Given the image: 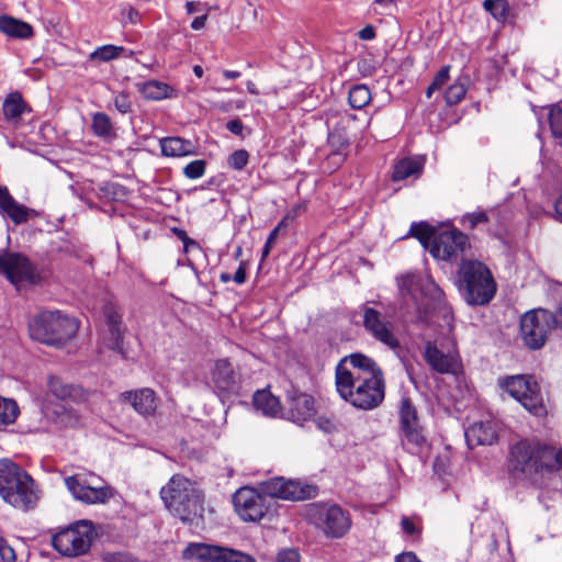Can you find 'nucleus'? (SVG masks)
Instances as JSON below:
<instances>
[{
  "label": "nucleus",
  "mask_w": 562,
  "mask_h": 562,
  "mask_svg": "<svg viewBox=\"0 0 562 562\" xmlns=\"http://www.w3.org/2000/svg\"><path fill=\"white\" fill-rule=\"evenodd\" d=\"M286 404L289 417L295 423H303L314 415V401L307 394L293 391L289 393Z\"/></svg>",
  "instance_id": "nucleus-22"
},
{
  "label": "nucleus",
  "mask_w": 562,
  "mask_h": 562,
  "mask_svg": "<svg viewBox=\"0 0 562 562\" xmlns=\"http://www.w3.org/2000/svg\"><path fill=\"white\" fill-rule=\"evenodd\" d=\"M105 318L109 327V337L106 339V345L109 348L113 350H117L122 352V344H123V330L121 326V314L109 307L105 310Z\"/></svg>",
  "instance_id": "nucleus-28"
},
{
  "label": "nucleus",
  "mask_w": 562,
  "mask_h": 562,
  "mask_svg": "<svg viewBox=\"0 0 562 562\" xmlns=\"http://www.w3.org/2000/svg\"><path fill=\"white\" fill-rule=\"evenodd\" d=\"M254 406L257 411L270 417H277L282 412L279 398L267 390L257 391L254 394Z\"/></svg>",
  "instance_id": "nucleus-29"
},
{
  "label": "nucleus",
  "mask_w": 562,
  "mask_h": 562,
  "mask_svg": "<svg viewBox=\"0 0 562 562\" xmlns=\"http://www.w3.org/2000/svg\"><path fill=\"white\" fill-rule=\"evenodd\" d=\"M198 5H199V3H198V2H194V1H188V2L186 3L187 12H188L189 14H193V13H195V12L198 11Z\"/></svg>",
  "instance_id": "nucleus-63"
},
{
  "label": "nucleus",
  "mask_w": 562,
  "mask_h": 562,
  "mask_svg": "<svg viewBox=\"0 0 562 562\" xmlns=\"http://www.w3.org/2000/svg\"><path fill=\"white\" fill-rule=\"evenodd\" d=\"M465 439L469 447L492 445L497 439L496 426L492 422H477L465 430Z\"/></svg>",
  "instance_id": "nucleus-23"
},
{
  "label": "nucleus",
  "mask_w": 562,
  "mask_h": 562,
  "mask_svg": "<svg viewBox=\"0 0 562 562\" xmlns=\"http://www.w3.org/2000/svg\"><path fill=\"white\" fill-rule=\"evenodd\" d=\"M183 558L206 562H256L251 555L241 551L200 542L190 543L183 551Z\"/></svg>",
  "instance_id": "nucleus-14"
},
{
  "label": "nucleus",
  "mask_w": 562,
  "mask_h": 562,
  "mask_svg": "<svg viewBox=\"0 0 562 562\" xmlns=\"http://www.w3.org/2000/svg\"><path fill=\"white\" fill-rule=\"evenodd\" d=\"M510 468L514 472L535 480L542 471H558L562 468V447L521 440L510 450Z\"/></svg>",
  "instance_id": "nucleus-3"
},
{
  "label": "nucleus",
  "mask_w": 562,
  "mask_h": 562,
  "mask_svg": "<svg viewBox=\"0 0 562 562\" xmlns=\"http://www.w3.org/2000/svg\"><path fill=\"white\" fill-rule=\"evenodd\" d=\"M328 143L333 148L330 157L334 158L337 162H340L342 160L341 150L348 146V138L342 133L331 132L328 135Z\"/></svg>",
  "instance_id": "nucleus-39"
},
{
  "label": "nucleus",
  "mask_w": 562,
  "mask_h": 562,
  "mask_svg": "<svg viewBox=\"0 0 562 562\" xmlns=\"http://www.w3.org/2000/svg\"><path fill=\"white\" fill-rule=\"evenodd\" d=\"M554 209L558 218L562 221V196L555 202Z\"/></svg>",
  "instance_id": "nucleus-64"
},
{
  "label": "nucleus",
  "mask_w": 562,
  "mask_h": 562,
  "mask_svg": "<svg viewBox=\"0 0 562 562\" xmlns=\"http://www.w3.org/2000/svg\"><path fill=\"white\" fill-rule=\"evenodd\" d=\"M282 227H279V225L277 227L273 228V231L270 233L267 241H266V245H265V248L262 250V260L269 255L270 250H271V247L274 243V240L277 239L278 237V234L280 232Z\"/></svg>",
  "instance_id": "nucleus-53"
},
{
  "label": "nucleus",
  "mask_w": 562,
  "mask_h": 562,
  "mask_svg": "<svg viewBox=\"0 0 562 562\" xmlns=\"http://www.w3.org/2000/svg\"><path fill=\"white\" fill-rule=\"evenodd\" d=\"M265 496L281 498L285 501H303L316 495V487L299 481L285 480L284 477H272L259 485Z\"/></svg>",
  "instance_id": "nucleus-13"
},
{
  "label": "nucleus",
  "mask_w": 562,
  "mask_h": 562,
  "mask_svg": "<svg viewBox=\"0 0 562 562\" xmlns=\"http://www.w3.org/2000/svg\"><path fill=\"white\" fill-rule=\"evenodd\" d=\"M29 330L34 340L57 346L76 335L78 323L58 311H44L31 321Z\"/></svg>",
  "instance_id": "nucleus-7"
},
{
  "label": "nucleus",
  "mask_w": 562,
  "mask_h": 562,
  "mask_svg": "<svg viewBox=\"0 0 562 562\" xmlns=\"http://www.w3.org/2000/svg\"><path fill=\"white\" fill-rule=\"evenodd\" d=\"M459 280L465 300L472 305L488 303L496 293V282L490 269L481 261L464 260L459 268Z\"/></svg>",
  "instance_id": "nucleus-6"
},
{
  "label": "nucleus",
  "mask_w": 562,
  "mask_h": 562,
  "mask_svg": "<svg viewBox=\"0 0 562 562\" xmlns=\"http://www.w3.org/2000/svg\"><path fill=\"white\" fill-rule=\"evenodd\" d=\"M0 209L15 224L25 223L31 212L24 205L19 204L4 187H0Z\"/></svg>",
  "instance_id": "nucleus-25"
},
{
  "label": "nucleus",
  "mask_w": 562,
  "mask_h": 562,
  "mask_svg": "<svg viewBox=\"0 0 562 562\" xmlns=\"http://www.w3.org/2000/svg\"><path fill=\"white\" fill-rule=\"evenodd\" d=\"M48 389L57 398H66L70 395V387L61 382L57 376L48 379Z\"/></svg>",
  "instance_id": "nucleus-44"
},
{
  "label": "nucleus",
  "mask_w": 562,
  "mask_h": 562,
  "mask_svg": "<svg viewBox=\"0 0 562 562\" xmlns=\"http://www.w3.org/2000/svg\"><path fill=\"white\" fill-rule=\"evenodd\" d=\"M127 18L132 23H136L137 19H138V12L134 8L128 7L127 8Z\"/></svg>",
  "instance_id": "nucleus-62"
},
{
  "label": "nucleus",
  "mask_w": 562,
  "mask_h": 562,
  "mask_svg": "<svg viewBox=\"0 0 562 562\" xmlns=\"http://www.w3.org/2000/svg\"><path fill=\"white\" fill-rule=\"evenodd\" d=\"M553 314L543 308L526 312L520 318V337L524 344L532 350L540 349L547 341L553 328Z\"/></svg>",
  "instance_id": "nucleus-10"
},
{
  "label": "nucleus",
  "mask_w": 562,
  "mask_h": 562,
  "mask_svg": "<svg viewBox=\"0 0 562 562\" xmlns=\"http://www.w3.org/2000/svg\"><path fill=\"white\" fill-rule=\"evenodd\" d=\"M54 414L56 416L55 423L57 427L66 429V428H75L80 425L81 418L80 415L72 408H66L65 406H58Z\"/></svg>",
  "instance_id": "nucleus-32"
},
{
  "label": "nucleus",
  "mask_w": 562,
  "mask_h": 562,
  "mask_svg": "<svg viewBox=\"0 0 562 562\" xmlns=\"http://www.w3.org/2000/svg\"><path fill=\"white\" fill-rule=\"evenodd\" d=\"M114 104L121 113H127L131 110V103L125 94L117 95Z\"/></svg>",
  "instance_id": "nucleus-54"
},
{
  "label": "nucleus",
  "mask_w": 562,
  "mask_h": 562,
  "mask_svg": "<svg viewBox=\"0 0 562 562\" xmlns=\"http://www.w3.org/2000/svg\"><path fill=\"white\" fill-rule=\"evenodd\" d=\"M206 20H207V15L206 14L196 16L192 21V23H191V29L192 30H201V29H203L205 26Z\"/></svg>",
  "instance_id": "nucleus-60"
},
{
  "label": "nucleus",
  "mask_w": 562,
  "mask_h": 562,
  "mask_svg": "<svg viewBox=\"0 0 562 562\" xmlns=\"http://www.w3.org/2000/svg\"><path fill=\"white\" fill-rule=\"evenodd\" d=\"M233 504L239 518L247 522L260 521L271 507V501L261 491L249 486H243L234 493Z\"/></svg>",
  "instance_id": "nucleus-11"
},
{
  "label": "nucleus",
  "mask_w": 562,
  "mask_h": 562,
  "mask_svg": "<svg viewBox=\"0 0 562 562\" xmlns=\"http://www.w3.org/2000/svg\"><path fill=\"white\" fill-rule=\"evenodd\" d=\"M423 165L418 160L403 159L397 162L393 171V180H404L411 176H418Z\"/></svg>",
  "instance_id": "nucleus-34"
},
{
  "label": "nucleus",
  "mask_w": 562,
  "mask_h": 562,
  "mask_svg": "<svg viewBox=\"0 0 562 562\" xmlns=\"http://www.w3.org/2000/svg\"><path fill=\"white\" fill-rule=\"evenodd\" d=\"M104 562H136L135 559L126 552H105L102 554Z\"/></svg>",
  "instance_id": "nucleus-48"
},
{
  "label": "nucleus",
  "mask_w": 562,
  "mask_h": 562,
  "mask_svg": "<svg viewBox=\"0 0 562 562\" xmlns=\"http://www.w3.org/2000/svg\"><path fill=\"white\" fill-rule=\"evenodd\" d=\"M424 358L428 366L438 373L457 375L461 372L460 356L454 347L443 351L438 348L436 342L428 341L425 347Z\"/></svg>",
  "instance_id": "nucleus-18"
},
{
  "label": "nucleus",
  "mask_w": 562,
  "mask_h": 562,
  "mask_svg": "<svg viewBox=\"0 0 562 562\" xmlns=\"http://www.w3.org/2000/svg\"><path fill=\"white\" fill-rule=\"evenodd\" d=\"M449 66H445L441 68V70L437 74L434 81L431 82L437 89H440L449 79Z\"/></svg>",
  "instance_id": "nucleus-52"
},
{
  "label": "nucleus",
  "mask_w": 562,
  "mask_h": 562,
  "mask_svg": "<svg viewBox=\"0 0 562 562\" xmlns=\"http://www.w3.org/2000/svg\"><path fill=\"white\" fill-rule=\"evenodd\" d=\"M396 562H420L413 552H404L396 557Z\"/></svg>",
  "instance_id": "nucleus-59"
},
{
  "label": "nucleus",
  "mask_w": 562,
  "mask_h": 562,
  "mask_svg": "<svg viewBox=\"0 0 562 562\" xmlns=\"http://www.w3.org/2000/svg\"><path fill=\"white\" fill-rule=\"evenodd\" d=\"M20 415V407L13 398L0 395V431L13 425Z\"/></svg>",
  "instance_id": "nucleus-30"
},
{
  "label": "nucleus",
  "mask_w": 562,
  "mask_h": 562,
  "mask_svg": "<svg viewBox=\"0 0 562 562\" xmlns=\"http://www.w3.org/2000/svg\"><path fill=\"white\" fill-rule=\"evenodd\" d=\"M138 91L148 100H162L171 95L172 89L164 82L150 80L138 83Z\"/></svg>",
  "instance_id": "nucleus-31"
},
{
  "label": "nucleus",
  "mask_w": 562,
  "mask_h": 562,
  "mask_svg": "<svg viewBox=\"0 0 562 562\" xmlns=\"http://www.w3.org/2000/svg\"><path fill=\"white\" fill-rule=\"evenodd\" d=\"M465 93V85L463 82L457 81L446 90L445 100L449 105L457 104L464 98Z\"/></svg>",
  "instance_id": "nucleus-41"
},
{
  "label": "nucleus",
  "mask_w": 562,
  "mask_h": 562,
  "mask_svg": "<svg viewBox=\"0 0 562 562\" xmlns=\"http://www.w3.org/2000/svg\"><path fill=\"white\" fill-rule=\"evenodd\" d=\"M400 294L403 299H411L419 312L431 313L442 308L445 317L450 312L443 306V292L429 276L405 273L397 278Z\"/></svg>",
  "instance_id": "nucleus-5"
},
{
  "label": "nucleus",
  "mask_w": 562,
  "mask_h": 562,
  "mask_svg": "<svg viewBox=\"0 0 562 562\" xmlns=\"http://www.w3.org/2000/svg\"><path fill=\"white\" fill-rule=\"evenodd\" d=\"M409 234L418 238L426 249L430 248L432 238L436 236L434 228L427 223L413 224L411 226Z\"/></svg>",
  "instance_id": "nucleus-38"
},
{
  "label": "nucleus",
  "mask_w": 562,
  "mask_h": 562,
  "mask_svg": "<svg viewBox=\"0 0 562 562\" xmlns=\"http://www.w3.org/2000/svg\"><path fill=\"white\" fill-rule=\"evenodd\" d=\"M249 155L245 149H238L228 157V166L235 170H241L248 162Z\"/></svg>",
  "instance_id": "nucleus-46"
},
{
  "label": "nucleus",
  "mask_w": 562,
  "mask_h": 562,
  "mask_svg": "<svg viewBox=\"0 0 562 562\" xmlns=\"http://www.w3.org/2000/svg\"><path fill=\"white\" fill-rule=\"evenodd\" d=\"M206 162L202 159L193 160L183 168V175L189 179H199L205 172Z\"/></svg>",
  "instance_id": "nucleus-43"
},
{
  "label": "nucleus",
  "mask_w": 562,
  "mask_h": 562,
  "mask_svg": "<svg viewBox=\"0 0 562 562\" xmlns=\"http://www.w3.org/2000/svg\"><path fill=\"white\" fill-rule=\"evenodd\" d=\"M54 548L66 557H77L86 553L92 542V526L87 521L72 528L61 530L52 539Z\"/></svg>",
  "instance_id": "nucleus-12"
},
{
  "label": "nucleus",
  "mask_w": 562,
  "mask_h": 562,
  "mask_svg": "<svg viewBox=\"0 0 562 562\" xmlns=\"http://www.w3.org/2000/svg\"><path fill=\"white\" fill-rule=\"evenodd\" d=\"M0 32L20 40L31 38L34 34L31 24L9 15L0 16Z\"/></svg>",
  "instance_id": "nucleus-27"
},
{
  "label": "nucleus",
  "mask_w": 562,
  "mask_h": 562,
  "mask_svg": "<svg viewBox=\"0 0 562 562\" xmlns=\"http://www.w3.org/2000/svg\"><path fill=\"white\" fill-rule=\"evenodd\" d=\"M400 429L403 437L413 449L426 445V436L420 425L416 407L409 398H403L400 406Z\"/></svg>",
  "instance_id": "nucleus-17"
},
{
  "label": "nucleus",
  "mask_w": 562,
  "mask_h": 562,
  "mask_svg": "<svg viewBox=\"0 0 562 562\" xmlns=\"http://www.w3.org/2000/svg\"><path fill=\"white\" fill-rule=\"evenodd\" d=\"M335 383L339 396L362 411L376 408L385 396L383 371L373 359L362 353H351L339 361Z\"/></svg>",
  "instance_id": "nucleus-1"
},
{
  "label": "nucleus",
  "mask_w": 562,
  "mask_h": 562,
  "mask_svg": "<svg viewBox=\"0 0 562 562\" xmlns=\"http://www.w3.org/2000/svg\"><path fill=\"white\" fill-rule=\"evenodd\" d=\"M488 217L484 211L468 213L462 217V224L469 228H474L479 224L487 223Z\"/></svg>",
  "instance_id": "nucleus-45"
},
{
  "label": "nucleus",
  "mask_w": 562,
  "mask_h": 562,
  "mask_svg": "<svg viewBox=\"0 0 562 562\" xmlns=\"http://www.w3.org/2000/svg\"><path fill=\"white\" fill-rule=\"evenodd\" d=\"M374 37H375V31L372 25H367L359 32L360 40L370 41V40H373Z\"/></svg>",
  "instance_id": "nucleus-58"
},
{
  "label": "nucleus",
  "mask_w": 562,
  "mask_h": 562,
  "mask_svg": "<svg viewBox=\"0 0 562 562\" xmlns=\"http://www.w3.org/2000/svg\"><path fill=\"white\" fill-rule=\"evenodd\" d=\"M124 52V47L112 44L103 45L95 48L89 55V60L95 63H108L116 59Z\"/></svg>",
  "instance_id": "nucleus-35"
},
{
  "label": "nucleus",
  "mask_w": 562,
  "mask_h": 562,
  "mask_svg": "<svg viewBox=\"0 0 562 562\" xmlns=\"http://www.w3.org/2000/svg\"><path fill=\"white\" fill-rule=\"evenodd\" d=\"M305 518L328 538H341L351 526L349 515L338 505L311 504Z\"/></svg>",
  "instance_id": "nucleus-8"
},
{
  "label": "nucleus",
  "mask_w": 562,
  "mask_h": 562,
  "mask_svg": "<svg viewBox=\"0 0 562 562\" xmlns=\"http://www.w3.org/2000/svg\"><path fill=\"white\" fill-rule=\"evenodd\" d=\"M401 526H402L403 531L406 535H409V536H419L420 535V528L409 517L403 516L401 519Z\"/></svg>",
  "instance_id": "nucleus-50"
},
{
  "label": "nucleus",
  "mask_w": 562,
  "mask_h": 562,
  "mask_svg": "<svg viewBox=\"0 0 562 562\" xmlns=\"http://www.w3.org/2000/svg\"><path fill=\"white\" fill-rule=\"evenodd\" d=\"M122 396L140 415H151L157 408L156 395L150 389L125 392Z\"/></svg>",
  "instance_id": "nucleus-24"
},
{
  "label": "nucleus",
  "mask_w": 562,
  "mask_h": 562,
  "mask_svg": "<svg viewBox=\"0 0 562 562\" xmlns=\"http://www.w3.org/2000/svg\"><path fill=\"white\" fill-rule=\"evenodd\" d=\"M92 128L99 136H108L111 133V121L104 113H97L93 115Z\"/></svg>",
  "instance_id": "nucleus-42"
},
{
  "label": "nucleus",
  "mask_w": 562,
  "mask_h": 562,
  "mask_svg": "<svg viewBox=\"0 0 562 562\" xmlns=\"http://www.w3.org/2000/svg\"><path fill=\"white\" fill-rule=\"evenodd\" d=\"M212 384L221 396L237 392L239 376L227 360L221 359L215 362L212 371Z\"/></svg>",
  "instance_id": "nucleus-21"
},
{
  "label": "nucleus",
  "mask_w": 562,
  "mask_h": 562,
  "mask_svg": "<svg viewBox=\"0 0 562 562\" xmlns=\"http://www.w3.org/2000/svg\"><path fill=\"white\" fill-rule=\"evenodd\" d=\"M0 496L12 507L27 512L41 498V492L25 470L8 459L0 460Z\"/></svg>",
  "instance_id": "nucleus-4"
},
{
  "label": "nucleus",
  "mask_w": 562,
  "mask_h": 562,
  "mask_svg": "<svg viewBox=\"0 0 562 562\" xmlns=\"http://www.w3.org/2000/svg\"><path fill=\"white\" fill-rule=\"evenodd\" d=\"M65 484L71 495L86 504L105 503L113 496L109 486H91L79 475H71L65 479Z\"/></svg>",
  "instance_id": "nucleus-20"
},
{
  "label": "nucleus",
  "mask_w": 562,
  "mask_h": 562,
  "mask_svg": "<svg viewBox=\"0 0 562 562\" xmlns=\"http://www.w3.org/2000/svg\"><path fill=\"white\" fill-rule=\"evenodd\" d=\"M499 386L536 416L547 413L540 387L536 381L525 375H513L498 380Z\"/></svg>",
  "instance_id": "nucleus-9"
},
{
  "label": "nucleus",
  "mask_w": 562,
  "mask_h": 562,
  "mask_svg": "<svg viewBox=\"0 0 562 562\" xmlns=\"http://www.w3.org/2000/svg\"><path fill=\"white\" fill-rule=\"evenodd\" d=\"M2 110L7 120H16L26 110V104L19 93H11L4 100Z\"/></svg>",
  "instance_id": "nucleus-33"
},
{
  "label": "nucleus",
  "mask_w": 562,
  "mask_h": 562,
  "mask_svg": "<svg viewBox=\"0 0 562 562\" xmlns=\"http://www.w3.org/2000/svg\"><path fill=\"white\" fill-rule=\"evenodd\" d=\"M176 236L182 240L184 250L188 251L190 246H195V241L191 239L183 229L175 228Z\"/></svg>",
  "instance_id": "nucleus-55"
},
{
  "label": "nucleus",
  "mask_w": 562,
  "mask_h": 562,
  "mask_svg": "<svg viewBox=\"0 0 562 562\" xmlns=\"http://www.w3.org/2000/svg\"><path fill=\"white\" fill-rule=\"evenodd\" d=\"M554 323L557 327L562 329V303L559 305L557 312L553 314Z\"/></svg>",
  "instance_id": "nucleus-61"
},
{
  "label": "nucleus",
  "mask_w": 562,
  "mask_h": 562,
  "mask_svg": "<svg viewBox=\"0 0 562 562\" xmlns=\"http://www.w3.org/2000/svg\"><path fill=\"white\" fill-rule=\"evenodd\" d=\"M483 7L497 21H505L509 13V5L505 0H485Z\"/></svg>",
  "instance_id": "nucleus-40"
},
{
  "label": "nucleus",
  "mask_w": 562,
  "mask_h": 562,
  "mask_svg": "<svg viewBox=\"0 0 562 562\" xmlns=\"http://www.w3.org/2000/svg\"><path fill=\"white\" fill-rule=\"evenodd\" d=\"M548 120L553 137L562 147V101L549 106Z\"/></svg>",
  "instance_id": "nucleus-36"
},
{
  "label": "nucleus",
  "mask_w": 562,
  "mask_h": 562,
  "mask_svg": "<svg viewBox=\"0 0 562 562\" xmlns=\"http://www.w3.org/2000/svg\"><path fill=\"white\" fill-rule=\"evenodd\" d=\"M0 558L4 562H14L15 553L11 546L0 538Z\"/></svg>",
  "instance_id": "nucleus-51"
},
{
  "label": "nucleus",
  "mask_w": 562,
  "mask_h": 562,
  "mask_svg": "<svg viewBox=\"0 0 562 562\" xmlns=\"http://www.w3.org/2000/svg\"><path fill=\"white\" fill-rule=\"evenodd\" d=\"M469 247L468 236L458 229H451L432 238L429 252L436 259L452 260L464 254Z\"/></svg>",
  "instance_id": "nucleus-15"
},
{
  "label": "nucleus",
  "mask_w": 562,
  "mask_h": 562,
  "mask_svg": "<svg viewBox=\"0 0 562 562\" xmlns=\"http://www.w3.org/2000/svg\"><path fill=\"white\" fill-rule=\"evenodd\" d=\"M277 562H300V553L292 548L282 549L277 555Z\"/></svg>",
  "instance_id": "nucleus-49"
},
{
  "label": "nucleus",
  "mask_w": 562,
  "mask_h": 562,
  "mask_svg": "<svg viewBox=\"0 0 562 562\" xmlns=\"http://www.w3.org/2000/svg\"><path fill=\"white\" fill-rule=\"evenodd\" d=\"M306 209L305 203H297L293 205L284 215L282 221L279 223V227H286L290 222H293L300 214Z\"/></svg>",
  "instance_id": "nucleus-47"
},
{
  "label": "nucleus",
  "mask_w": 562,
  "mask_h": 562,
  "mask_svg": "<svg viewBox=\"0 0 562 562\" xmlns=\"http://www.w3.org/2000/svg\"><path fill=\"white\" fill-rule=\"evenodd\" d=\"M226 127L231 133L235 135H240L244 128L243 123L239 120L228 121Z\"/></svg>",
  "instance_id": "nucleus-57"
},
{
  "label": "nucleus",
  "mask_w": 562,
  "mask_h": 562,
  "mask_svg": "<svg viewBox=\"0 0 562 562\" xmlns=\"http://www.w3.org/2000/svg\"><path fill=\"white\" fill-rule=\"evenodd\" d=\"M159 494L167 510L182 522L198 526L203 520L204 496L186 476L172 475Z\"/></svg>",
  "instance_id": "nucleus-2"
},
{
  "label": "nucleus",
  "mask_w": 562,
  "mask_h": 562,
  "mask_svg": "<svg viewBox=\"0 0 562 562\" xmlns=\"http://www.w3.org/2000/svg\"><path fill=\"white\" fill-rule=\"evenodd\" d=\"M159 144L161 154L166 157L180 158L195 154V145L178 136L164 137Z\"/></svg>",
  "instance_id": "nucleus-26"
},
{
  "label": "nucleus",
  "mask_w": 562,
  "mask_h": 562,
  "mask_svg": "<svg viewBox=\"0 0 562 562\" xmlns=\"http://www.w3.org/2000/svg\"><path fill=\"white\" fill-rule=\"evenodd\" d=\"M348 100L353 109L364 108L371 100V93L367 86L358 85L350 89Z\"/></svg>",
  "instance_id": "nucleus-37"
},
{
  "label": "nucleus",
  "mask_w": 562,
  "mask_h": 562,
  "mask_svg": "<svg viewBox=\"0 0 562 562\" xmlns=\"http://www.w3.org/2000/svg\"><path fill=\"white\" fill-rule=\"evenodd\" d=\"M0 273L16 286L24 282L33 284L38 279L27 258L16 252H0Z\"/></svg>",
  "instance_id": "nucleus-16"
},
{
  "label": "nucleus",
  "mask_w": 562,
  "mask_h": 562,
  "mask_svg": "<svg viewBox=\"0 0 562 562\" xmlns=\"http://www.w3.org/2000/svg\"><path fill=\"white\" fill-rule=\"evenodd\" d=\"M363 326L380 342L391 349L400 347V341L393 333V325L382 314L371 307H363Z\"/></svg>",
  "instance_id": "nucleus-19"
},
{
  "label": "nucleus",
  "mask_w": 562,
  "mask_h": 562,
  "mask_svg": "<svg viewBox=\"0 0 562 562\" xmlns=\"http://www.w3.org/2000/svg\"><path fill=\"white\" fill-rule=\"evenodd\" d=\"M233 280L237 284H243L246 281V262H240L237 271L235 272Z\"/></svg>",
  "instance_id": "nucleus-56"
}]
</instances>
